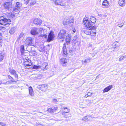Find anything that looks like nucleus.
Wrapping results in <instances>:
<instances>
[{"mask_svg": "<svg viewBox=\"0 0 126 126\" xmlns=\"http://www.w3.org/2000/svg\"><path fill=\"white\" fill-rule=\"evenodd\" d=\"M11 20L9 18H7L5 17L1 16L0 17V24L3 25L9 24L10 23Z\"/></svg>", "mask_w": 126, "mask_h": 126, "instance_id": "obj_1", "label": "nucleus"}, {"mask_svg": "<svg viewBox=\"0 0 126 126\" xmlns=\"http://www.w3.org/2000/svg\"><path fill=\"white\" fill-rule=\"evenodd\" d=\"M69 34L66 33V31L64 30H61L58 34V37L60 39L64 38L66 36H68Z\"/></svg>", "mask_w": 126, "mask_h": 126, "instance_id": "obj_2", "label": "nucleus"}, {"mask_svg": "<svg viewBox=\"0 0 126 126\" xmlns=\"http://www.w3.org/2000/svg\"><path fill=\"white\" fill-rule=\"evenodd\" d=\"M38 32L41 33L40 36L43 38H46L47 37V35L46 34H47V31L45 29H43L42 28H38Z\"/></svg>", "mask_w": 126, "mask_h": 126, "instance_id": "obj_3", "label": "nucleus"}, {"mask_svg": "<svg viewBox=\"0 0 126 126\" xmlns=\"http://www.w3.org/2000/svg\"><path fill=\"white\" fill-rule=\"evenodd\" d=\"M83 21L86 27L88 29H91L93 28L92 23L87 19H84Z\"/></svg>", "mask_w": 126, "mask_h": 126, "instance_id": "obj_4", "label": "nucleus"}, {"mask_svg": "<svg viewBox=\"0 0 126 126\" xmlns=\"http://www.w3.org/2000/svg\"><path fill=\"white\" fill-rule=\"evenodd\" d=\"M12 2L8 1L5 2L3 4L4 8L6 9H8L9 10L12 8Z\"/></svg>", "mask_w": 126, "mask_h": 126, "instance_id": "obj_5", "label": "nucleus"}, {"mask_svg": "<svg viewBox=\"0 0 126 126\" xmlns=\"http://www.w3.org/2000/svg\"><path fill=\"white\" fill-rule=\"evenodd\" d=\"M33 41V39L31 37L27 38L26 40L25 44L28 45L32 46L33 44L32 43Z\"/></svg>", "mask_w": 126, "mask_h": 126, "instance_id": "obj_6", "label": "nucleus"}, {"mask_svg": "<svg viewBox=\"0 0 126 126\" xmlns=\"http://www.w3.org/2000/svg\"><path fill=\"white\" fill-rule=\"evenodd\" d=\"M54 34L53 32L52 31H50L48 36L47 41L48 42H50V41L53 40L54 37Z\"/></svg>", "mask_w": 126, "mask_h": 126, "instance_id": "obj_7", "label": "nucleus"}, {"mask_svg": "<svg viewBox=\"0 0 126 126\" xmlns=\"http://www.w3.org/2000/svg\"><path fill=\"white\" fill-rule=\"evenodd\" d=\"M38 88L42 91L45 92L47 88V85L44 84L41 85H39L38 86Z\"/></svg>", "mask_w": 126, "mask_h": 126, "instance_id": "obj_8", "label": "nucleus"}, {"mask_svg": "<svg viewBox=\"0 0 126 126\" xmlns=\"http://www.w3.org/2000/svg\"><path fill=\"white\" fill-rule=\"evenodd\" d=\"M38 28H33L32 29L31 32V34L33 35L38 34Z\"/></svg>", "mask_w": 126, "mask_h": 126, "instance_id": "obj_9", "label": "nucleus"}, {"mask_svg": "<svg viewBox=\"0 0 126 126\" xmlns=\"http://www.w3.org/2000/svg\"><path fill=\"white\" fill-rule=\"evenodd\" d=\"M74 22V19L72 18H71L69 20H64L63 21V23L64 25H67L69 24L70 23H72Z\"/></svg>", "mask_w": 126, "mask_h": 126, "instance_id": "obj_10", "label": "nucleus"}, {"mask_svg": "<svg viewBox=\"0 0 126 126\" xmlns=\"http://www.w3.org/2000/svg\"><path fill=\"white\" fill-rule=\"evenodd\" d=\"M61 63L63 66H66L67 63V60L64 58H62L60 60Z\"/></svg>", "mask_w": 126, "mask_h": 126, "instance_id": "obj_11", "label": "nucleus"}, {"mask_svg": "<svg viewBox=\"0 0 126 126\" xmlns=\"http://www.w3.org/2000/svg\"><path fill=\"white\" fill-rule=\"evenodd\" d=\"M96 28L95 27L93 26L90 32V34L91 36H94L95 35L96 33Z\"/></svg>", "mask_w": 126, "mask_h": 126, "instance_id": "obj_12", "label": "nucleus"}, {"mask_svg": "<svg viewBox=\"0 0 126 126\" xmlns=\"http://www.w3.org/2000/svg\"><path fill=\"white\" fill-rule=\"evenodd\" d=\"M48 64L47 63H43L41 66V68L43 70H46L48 68Z\"/></svg>", "mask_w": 126, "mask_h": 126, "instance_id": "obj_13", "label": "nucleus"}, {"mask_svg": "<svg viewBox=\"0 0 126 126\" xmlns=\"http://www.w3.org/2000/svg\"><path fill=\"white\" fill-rule=\"evenodd\" d=\"M33 22L35 24L40 25L42 23V21L39 19L36 18L34 20Z\"/></svg>", "mask_w": 126, "mask_h": 126, "instance_id": "obj_14", "label": "nucleus"}, {"mask_svg": "<svg viewBox=\"0 0 126 126\" xmlns=\"http://www.w3.org/2000/svg\"><path fill=\"white\" fill-rule=\"evenodd\" d=\"M9 72L11 74L15 76V78L18 79V75L17 74L16 71L14 70L10 69Z\"/></svg>", "mask_w": 126, "mask_h": 126, "instance_id": "obj_15", "label": "nucleus"}, {"mask_svg": "<svg viewBox=\"0 0 126 126\" xmlns=\"http://www.w3.org/2000/svg\"><path fill=\"white\" fill-rule=\"evenodd\" d=\"M29 94L31 96L33 97L34 96V93L33 91L32 88L30 86L29 88Z\"/></svg>", "mask_w": 126, "mask_h": 126, "instance_id": "obj_16", "label": "nucleus"}, {"mask_svg": "<svg viewBox=\"0 0 126 126\" xmlns=\"http://www.w3.org/2000/svg\"><path fill=\"white\" fill-rule=\"evenodd\" d=\"M58 109V107L57 106L54 107L53 109L49 108L47 110L48 112L52 113H54Z\"/></svg>", "mask_w": 126, "mask_h": 126, "instance_id": "obj_17", "label": "nucleus"}, {"mask_svg": "<svg viewBox=\"0 0 126 126\" xmlns=\"http://www.w3.org/2000/svg\"><path fill=\"white\" fill-rule=\"evenodd\" d=\"M62 52L64 55H66L67 54V51L66 48L65 44H64L63 45V47L62 48Z\"/></svg>", "mask_w": 126, "mask_h": 126, "instance_id": "obj_18", "label": "nucleus"}, {"mask_svg": "<svg viewBox=\"0 0 126 126\" xmlns=\"http://www.w3.org/2000/svg\"><path fill=\"white\" fill-rule=\"evenodd\" d=\"M88 20L92 24V23H94L96 21V18L94 17L93 16H91L89 18V17L88 18Z\"/></svg>", "mask_w": 126, "mask_h": 126, "instance_id": "obj_19", "label": "nucleus"}, {"mask_svg": "<svg viewBox=\"0 0 126 126\" xmlns=\"http://www.w3.org/2000/svg\"><path fill=\"white\" fill-rule=\"evenodd\" d=\"M118 4L121 7L124 6L126 4L125 0H119Z\"/></svg>", "mask_w": 126, "mask_h": 126, "instance_id": "obj_20", "label": "nucleus"}, {"mask_svg": "<svg viewBox=\"0 0 126 126\" xmlns=\"http://www.w3.org/2000/svg\"><path fill=\"white\" fill-rule=\"evenodd\" d=\"M109 2L106 0H104L102 3V5L103 6V7H107L108 6Z\"/></svg>", "mask_w": 126, "mask_h": 126, "instance_id": "obj_21", "label": "nucleus"}, {"mask_svg": "<svg viewBox=\"0 0 126 126\" xmlns=\"http://www.w3.org/2000/svg\"><path fill=\"white\" fill-rule=\"evenodd\" d=\"M112 87L113 86L112 85H110L108 86L104 89L103 91V92H108L110 90Z\"/></svg>", "mask_w": 126, "mask_h": 126, "instance_id": "obj_22", "label": "nucleus"}, {"mask_svg": "<svg viewBox=\"0 0 126 126\" xmlns=\"http://www.w3.org/2000/svg\"><path fill=\"white\" fill-rule=\"evenodd\" d=\"M66 37L65 41L66 43L67 44L69 43L71 41L70 37L69 34L68 36H67L65 37Z\"/></svg>", "mask_w": 126, "mask_h": 126, "instance_id": "obj_23", "label": "nucleus"}, {"mask_svg": "<svg viewBox=\"0 0 126 126\" xmlns=\"http://www.w3.org/2000/svg\"><path fill=\"white\" fill-rule=\"evenodd\" d=\"M64 110H65L66 109H67V111H66V112H63L62 113V114L65 117H67L68 115V114H67V113H68L70 111V110L69 109H68L66 108H64Z\"/></svg>", "mask_w": 126, "mask_h": 126, "instance_id": "obj_24", "label": "nucleus"}, {"mask_svg": "<svg viewBox=\"0 0 126 126\" xmlns=\"http://www.w3.org/2000/svg\"><path fill=\"white\" fill-rule=\"evenodd\" d=\"M58 1L59 2V1ZM55 3L56 5H60L62 6H64L65 5V4L64 3L62 2H58L57 1H56L55 2Z\"/></svg>", "mask_w": 126, "mask_h": 126, "instance_id": "obj_25", "label": "nucleus"}, {"mask_svg": "<svg viewBox=\"0 0 126 126\" xmlns=\"http://www.w3.org/2000/svg\"><path fill=\"white\" fill-rule=\"evenodd\" d=\"M16 28L15 27H13L11 28L9 31V32L10 34H12L14 33L15 32Z\"/></svg>", "mask_w": 126, "mask_h": 126, "instance_id": "obj_26", "label": "nucleus"}, {"mask_svg": "<svg viewBox=\"0 0 126 126\" xmlns=\"http://www.w3.org/2000/svg\"><path fill=\"white\" fill-rule=\"evenodd\" d=\"M4 54L3 52H1L0 53V62L4 58Z\"/></svg>", "mask_w": 126, "mask_h": 126, "instance_id": "obj_27", "label": "nucleus"}, {"mask_svg": "<svg viewBox=\"0 0 126 126\" xmlns=\"http://www.w3.org/2000/svg\"><path fill=\"white\" fill-rule=\"evenodd\" d=\"M20 8L19 6H15L13 9V11L14 12H17L20 10Z\"/></svg>", "mask_w": 126, "mask_h": 126, "instance_id": "obj_28", "label": "nucleus"}, {"mask_svg": "<svg viewBox=\"0 0 126 126\" xmlns=\"http://www.w3.org/2000/svg\"><path fill=\"white\" fill-rule=\"evenodd\" d=\"M24 50V47L23 45H22L21 46L20 51L21 54H23V52Z\"/></svg>", "mask_w": 126, "mask_h": 126, "instance_id": "obj_29", "label": "nucleus"}, {"mask_svg": "<svg viewBox=\"0 0 126 126\" xmlns=\"http://www.w3.org/2000/svg\"><path fill=\"white\" fill-rule=\"evenodd\" d=\"M120 58L119 59V61H121L124 59L126 58V55L124 56H120Z\"/></svg>", "mask_w": 126, "mask_h": 126, "instance_id": "obj_30", "label": "nucleus"}, {"mask_svg": "<svg viewBox=\"0 0 126 126\" xmlns=\"http://www.w3.org/2000/svg\"><path fill=\"white\" fill-rule=\"evenodd\" d=\"M30 52L33 56H36L37 55L36 52L35 50L32 51L31 50Z\"/></svg>", "mask_w": 126, "mask_h": 126, "instance_id": "obj_31", "label": "nucleus"}, {"mask_svg": "<svg viewBox=\"0 0 126 126\" xmlns=\"http://www.w3.org/2000/svg\"><path fill=\"white\" fill-rule=\"evenodd\" d=\"M89 117H88L87 116H86L84 117H83L82 119V120L83 121H89V120L88 119V118H89L90 117L88 116Z\"/></svg>", "mask_w": 126, "mask_h": 126, "instance_id": "obj_32", "label": "nucleus"}, {"mask_svg": "<svg viewBox=\"0 0 126 126\" xmlns=\"http://www.w3.org/2000/svg\"><path fill=\"white\" fill-rule=\"evenodd\" d=\"M90 29H89L88 30H86L84 32L87 35H89L90 34Z\"/></svg>", "mask_w": 126, "mask_h": 126, "instance_id": "obj_33", "label": "nucleus"}, {"mask_svg": "<svg viewBox=\"0 0 126 126\" xmlns=\"http://www.w3.org/2000/svg\"><path fill=\"white\" fill-rule=\"evenodd\" d=\"M11 81H8L5 82H2V84L5 85H7L11 84Z\"/></svg>", "mask_w": 126, "mask_h": 126, "instance_id": "obj_34", "label": "nucleus"}, {"mask_svg": "<svg viewBox=\"0 0 126 126\" xmlns=\"http://www.w3.org/2000/svg\"><path fill=\"white\" fill-rule=\"evenodd\" d=\"M41 68V66L40 65L37 66L35 65H34L33 67V69H37Z\"/></svg>", "mask_w": 126, "mask_h": 126, "instance_id": "obj_35", "label": "nucleus"}, {"mask_svg": "<svg viewBox=\"0 0 126 126\" xmlns=\"http://www.w3.org/2000/svg\"><path fill=\"white\" fill-rule=\"evenodd\" d=\"M58 101H59L58 100H57L55 98L53 99H52L53 102L54 103H56L58 102Z\"/></svg>", "mask_w": 126, "mask_h": 126, "instance_id": "obj_36", "label": "nucleus"}, {"mask_svg": "<svg viewBox=\"0 0 126 126\" xmlns=\"http://www.w3.org/2000/svg\"><path fill=\"white\" fill-rule=\"evenodd\" d=\"M23 35H24V33H20V34L19 36V37H18L19 39H21V38H22L23 36Z\"/></svg>", "mask_w": 126, "mask_h": 126, "instance_id": "obj_37", "label": "nucleus"}, {"mask_svg": "<svg viewBox=\"0 0 126 126\" xmlns=\"http://www.w3.org/2000/svg\"><path fill=\"white\" fill-rule=\"evenodd\" d=\"M82 62L83 63H86L89 62L86 59H85V60L84 61H82Z\"/></svg>", "mask_w": 126, "mask_h": 126, "instance_id": "obj_38", "label": "nucleus"}, {"mask_svg": "<svg viewBox=\"0 0 126 126\" xmlns=\"http://www.w3.org/2000/svg\"><path fill=\"white\" fill-rule=\"evenodd\" d=\"M16 5V6H19V7L20 8L21 5L20 4V3L19 2H17Z\"/></svg>", "mask_w": 126, "mask_h": 126, "instance_id": "obj_39", "label": "nucleus"}, {"mask_svg": "<svg viewBox=\"0 0 126 126\" xmlns=\"http://www.w3.org/2000/svg\"><path fill=\"white\" fill-rule=\"evenodd\" d=\"M36 2V1L35 0L31 2V5H34Z\"/></svg>", "mask_w": 126, "mask_h": 126, "instance_id": "obj_40", "label": "nucleus"}, {"mask_svg": "<svg viewBox=\"0 0 126 126\" xmlns=\"http://www.w3.org/2000/svg\"><path fill=\"white\" fill-rule=\"evenodd\" d=\"M10 16L11 17L13 18L15 16V14L13 13L11 14Z\"/></svg>", "mask_w": 126, "mask_h": 126, "instance_id": "obj_41", "label": "nucleus"}, {"mask_svg": "<svg viewBox=\"0 0 126 126\" xmlns=\"http://www.w3.org/2000/svg\"><path fill=\"white\" fill-rule=\"evenodd\" d=\"M124 25V24L123 23H121V24H118V26L119 27H122Z\"/></svg>", "mask_w": 126, "mask_h": 126, "instance_id": "obj_42", "label": "nucleus"}, {"mask_svg": "<svg viewBox=\"0 0 126 126\" xmlns=\"http://www.w3.org/2000/svg\"><path fill=\"white\" fill-rule=\"evenodd\" d=\"M93 93H91L90 92H88L87 94L88 95V96H90L92 94H93Z\"/></svg>", "mask_w": 126, "mask_h": 126, "instance_id": "obj_43", "label": "nucleus"}, {"mask_svg": "<svg viewBox=\"0 0 126 126\" xmlns=\"http://www.w3.org/2000/svg\"><path fill=\"white\" fill-rule=\"evenodd\" d=\"M24 3L26 4H27L29 2V0H24Z\"/></svg>", "mask_w": 126, "mask_h": 126, "instance_id": "obj_44", "label": "nucleus"}, {"mask_svg": "<svg viewBox=\"0 0 126 126\" xmlns=\"http://www.w3.org/2000/svg\"><path fill=\"white\" fill-rule=\"evenodd\" d=\"M2 34L0 32V43L1 41V36H2Z\"/></svg>", "mask_w": 126, "mask_h": 126, "instance_id": "obj_45", "label": "nucleus"}, {"mask_svg": "<svg viewBox=\"0 0 126 126\" xmlns=\"http://www.w3.org/2000/svg\"><path fill=\"white\" fill-rule=\"evenodd\" d=\"M98 51L97 50H95L94 51V54H96L97 52Z\"/></svg>", "mask_w": 126, "mask_h": 126, "instance_id": "obj_46", "label": "nucleus"}, {"mask_svg": "<svg viewBox=\"0 0 126 126\" xmlns=\"http://www.w3.org/2000/svg\"><path fill=\"white\" fill-rule=\"evenodd\" d=\"M8 78H9V79H13V78H12V77L11 76H8Z\"/></svg>", "mask_w": 126, "mask_h": 126, "instance_id": "obj_47", "label": "nucleus"}, {"mask_svg": "<svg viewBox=\"0 0 126 126\" xmlns=\"http://www.w3.org/2000/svg\"><path fill=\"white\" fill-rule=\"evenodd\" d=\"M87 60L89 61V62H90V60L91 59V58H88L86 59Z\"/></svg>", "mask_w": 126, "mask_h": 126, "instance_id": "obj_48", "label": "nucleus"}, {"mask_svg": "<svg viewBox=\"0 0 126 126\" xmlns=\"http://www.w3.org/2000/svg\"><path fill=\"white\" fill-rule=\"evenodd\" d=\"M0 124L2 126H4V124L2 122H0Z\"/></svg>", "mask_w": 126, "mask_h": 126, "instance_id": "obj_49", "label": "nucleus"}, {"mask_svg": "<svg viewBox=\"0 0 126 126\" xmlns=\"http://www.w3.org/2000/svg\"><path fill=\"white\" fill-rule=\"evenodd\" d=\"M24 64L25 66H30V65L29 64H26L25 63H24Z\"/></svg>", "mask_w": 126, "mask_h": 126, "instance_id": "obj_50", "label": "nucleus"}, {"mask_svg": "<svg viewBox=\"0 0 126 126\" xmlns=\"http://www.w3.org/2000/svg\"><path fill=\"white\" fill-rule=\"evenodd\" d=\"M72 31L73 32V33H74L75 32L76 30L74 28H73Z\"/></svg>", "mask_w": 126, "mask_h": 126, "instance_id": "obj_51", "label": "nucleus"}, {"mask_svg": "<svg viewBox=\"0 0 126 126\" xmlns=\"http://www.w3.org/2000/svg\"><path fill=\"white\" fill-rule=\"evenodd\" d=\"M88 96V95L87 94L85 96H84L85 97V98H87Z\"/></svg>", "mask_w": 126, "mask_h": 126, "instance_id": "obj_52", "label": "nucleus"}, {"mask_svg": "<svg viewBox=\"0 0 126 126\" xmlns=\"http://www.w3.org/2000/svg\"><path fill=\"white\" fill-rule=\"evenodd\" d=\"M8 1L12 2V0H6Z\"/></svg>", "mask_w": 126, "mask_h": 126, "instance_id": "obj_53", "label": "nucleus"}, {"mask_svg": "<svg viewBox=\"0 0 126 126\" xmlns=\"http://www.w3.org/2000/svg\"><path fill=\"white\" fill-rule=\"evenodd\" d=\"M1 83H2V81H0V84Z\"/></svg>", "mask_w": 126, "mask_h": 126, "instance_id": "obj_54", "label": "nucleus"}, {"mask_svg": "<svg viewBox=\"0 0 126 126\" xmlns=\"http://www.w3.org/2000/svg\"><path fill=\"white\" fill-rule=\"evenodd\" d=\"M98 77H99L98 76H96V78H98Z\"/></svg>", "mask_w": 126, "mask_h": 126, "instance_id": "obj_55", "label": "nucleus"}, {"mask_svg": "<svg viewBox=\"0 0 126 126\" xmlns=\"http://www.w3.org/2000/svg\"><path fill=\"white\" fill-rule=\"evenodd\" d=\"M5 28L4 27H3L2 28V29H5Z\"/></svg>", "mask_w": 126, "mask_h": 126, "instance_id": "obj_56", "label": "nucleus"}, {"mask_svg": "<svg viewBox=\"0 0 126 126\" xmlns=\"http://www.w3.org/2000/svg\"><path fill=\"white\" fill-rule=\"evenodd\" d=\"M67 109V110H65V112H66V111H67V109Z\"/></svg>", "mask_w": 126, "mask_h": 126, "instance_id": "obj_57", "label": "nucleus"}, {"mask_svg": "<svg viewBox=\"0 0 126 126\" xmlns=\"http://www.w3.org/2000/svg\"><path fill=\"white\" fill-rule=\"evenodd\" d=\"M42 126H43V125H42Z\"/></svg>", "mask_w": 126, "mask_h": 126, "instance_id": "obj_58", "label": "nucleus"}]
</instances>
